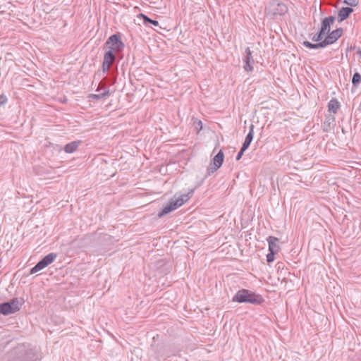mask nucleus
<instances>
[{
  "label": "nucleus",
  "mask_w": 361,
  "mask_h": 361,
  "mask_svg": "<svg viewBox=\"0 0 361 361\" xmlns=\"http://www.w3.org/2000/svg\"><path fill=\"white\" fill-rule=\"evenodd\" d=\"M245 152L243 149H240L235 157L236 161H239L241 159Z\"/></svg>",
  "instance_id": "32"
},
{
  "label": "nucleus",
  "mask_w": 361,
  "mask_h": 361,
  "mask_svg": "<svg viewBox=\"0 0 361 361\" xmlns=\"http://www.w3.org/2000/svg\"><path fill=\"white\" fill-rule=\"evenodd\" d=\"M232 301L238 303H250L254 305H259L264 302L262 295L256 293L248 289L238 290L232 298Z\"/></svg>",
  "instance_id": "1"
},
{
  "label": "nucleus",
  "mask_w": 361,
  "mask_h": 361,
  "mask_svg": "<svg viewBox=\"0 0 361 361\" xmlns=\"http://www.w3.org/2000/svg\"><path fill=\"white\" fill-rule=\"evenodd\" d=\"M193 126L196 132L198 133L202 129V123L199 119H195L193 122Z\"/></svg>",
  "instance_id": "26"
},
{
  "label": "nucleus",
  "mask_w": 361,
  "mask_h": 361,
  "mask_svg": "<svg viewBox=\"0 0 361 361\" xmlns=\"http://www.w3.org/2000/svg\"><path fill=\"white\" fill-rule=\"evenodd\" d=\"M186 202V200H184L182 197H178L176 200L171 199L170 201L163 207L161 211L159 212L157 216L159 218H161L165 215L169 214L172 211L176 209L178 207L183 205Z\"/></svg>",
  "instance_id": "5"
},
{
  "label": "nucleus",
  "mask_w": 361,
  "mask_h": 361,
  "mask_svg": "<svg viewBox=\"0 0 361 361\" xmlns=\"http://www.w3.org/2000/svg\"><path fill=\"white\" fill-rule=\"evenodd\" d=\"M276 253L275 252H269L267 255V262L269 264V263H271L274 261L275 259V257H274V255H276Z\"/></svg>",
  "instance_id": "28"
},
{
  "label": "nucleus",
  "mask_w": 361,
  "mask_h": 361,
  "mask_svg": "<svg viewBox=\"0 0 361 361\" xmlns=\"http://www.w3.org/2000/svg\"><path fill=\"white\" fill-rule=\"evenodd\" d=\"M116 76H114V75L112 76L110 79V82H109L110 85H114L116 82Z\"/></svg>",
  "instance_id": "33"
},
{
  "label": "nucleus",
  "mask_w": 361,
  "mask_h": 361,
  "mask_svg": "<svg viewBox=\"0 0 361 361\" xmlns=\"http://www.w3.org/2000/svg\"><path fill=\"white\" fill-rule=\"evenodd\" d=\"M154 341L151 344V348L153 351V356L158 360H165L171 356L175 355L177 352L171 345H166L164 343H156L154 338Z\"/></svg>",
  "instance_id": "2"
},
{
  "label": "nucleus",
  "mask_w": 361,
  "mask_h": 361,
  "mask_svg": "<svg viewBox=\"0 0 361 361\" xmlns=\"http://www.w3.org/2000/svg\"><path fill=\"white\" fill-rule=\"evenodd\" d=\"M7 102V98L6 96L1 94L0 95V106L6 104Z\"/></svg>",
  "instance_id": "31"
},
{
  "label": "nucleus",
  "mask_w": 361,
  "mask_h": 361,
  "mask_svg": "<svg viewBox=\"0 0 361 361\" xmlns=\"http://www.w3.org/2000/svg\"><path fill=\"white\" fill-rule=\"evenodd\" d=\"M356 54L359 56V57L361 59V49L360 47L356 49Z\"/></svg>",
  "instance_id": "35"
},
{
  "label": "nucleus",
  "mask_w": 361,
  "mask_h": 361,
  "mask_svg": "<svg viewBox=\"0 0 361 361\" xmlns=\"http://www.w3.org/2000/svg\"><path fill=\"white\" fill-rule=\"evenodd\" d=\"M357 49V48H356V47H355V46H354V47L350 46V47H347L346 51H352V50H355V49Z\"/></svg>",
  "instance_id": "34"
},
{
  "label": "nucleus",
  "mask_w": 361,
  "mask_h": 361,
  "mask_svg": "<svg viewBox=\"0 0 361 361\" xmlns=\"http://www.w3.org/2000/svg\"><path fill=\"white\" fill-rule=\"evenodd\" d=\"M250 144L251 142H249V141L244 140L240 149H243L244 151H246L248 149Z\"/></svg>",
  "instance_id": "30"
},
{
  "label": "nucleus",
  "mask_w": 361,
  "mask_h": 361,
  "mask_svg": "<svg viewBox=\"0 0 361 361\" xmlns=\"http://www.w3.org/2000/svg\"><path fill=\"white\" fill-rule=\"evenodd\" d=\"M124 47L125 44L121 40L119 33L111 35L103 45L104 49L111 50L118 54H121L123 51Z\"/></svg>",
  "instance_id": "4"
},
{
  "label": "nucleus",
  "mask_w": 361,
  "mask_h": 361,
  "mask_svg": "<svg viewBox=\"0 0 361 361\" xmlns=\"http://www.w3.org/2000/svg\"><path fill=\"white\" fill-rule=\"evenodd\" d=\"M81 143H82L81 140L73 141L71 142L66 144L64 146L63 149H64L65 152H66V153H68V154L73 153L75 151H76V149H78V147H79V145Z\"/></svg>",
  "instance_id": "16"
},
{
  "label": "nucleus",
  "mask_w": 361,
  "mask_h": 361,
  "mask_svg": "<svg viewBox=\"0 0 361 361\" xmlns=\"http://www.w3.org/2000/svg\"><path fill=\"white\" fill-rule=\"evenodd\" d=\"M336 20V18L334 16H330L328 17H325L322 20L321 26L319 27V30L326 35L331 30V26L334 23Z\"/></svg>",
  "instance_id": "12"
},
{
  "label": "nucleus",
  "mask_w": 361,
  "mask_h": 361,
  "mask_svg": "<svg viewBox=\"0 0 361 361\" xmlns=\"http://www.w3.org/2000/svg\"><path fill=\"white\" fill-rule=\"evenodd\" d=\"M27 350L24 345H18L13 348L9 353L8 356L12 358L11 361H26Z\"/></svg>",
  "instance_id": "6"
},
{
  "label": "nucleus",
  "mask_w": 361,
  "mask_h": 361,
  "mask_svg": "<svg viewBox=\"0 0 361 361\" xmlns=\"http://www.w3.org/2000/svg\"><path fill=\"white\" fill-rule=\"evenodd\" d=\"M110 95V91L109 89H106L103 92L100 94H91L88 96V98L90 99H104L106 97H109Z\"/></svg>",
  "instance_id": "20"
},
{
  "label": "nucleus",
  "mask_w": 361,
  "mask_h": 361,
  "mask_svg": "<svg viewBox=\"0 0 361 361\" xmlns=\"http://www.w3.org/2000/svg\"><path fill=\"white\" fill-rule=\"evenodd\" d=\"M24 304L22 298H13L8 301L0 303V314L7 316L18 312Z\"/></svg>",
  "instance_id": "3"
},
{
  "label": "nucleus",
  "mask_w": 361,
  "mask_h": 361,
  "mask_svg": "<svg viewBox=\"0 0 361 361\" xmlns=\"http://www.w3.org/2000/svg\"><path fill=\"white\" fill-rule=\"evenodd\" d=\"M267 240L269 245V251L278 253L280 250V247L277 244L279 242V239L274 236H269Z\"/></svg>",
  "instance_id": "15"
},
{
  "label": "nucleus",
  "mask_w": 361,
  "mask_h": 361,
  "mask_svg": "<svg viewBox=\"0 0 361 361\" xmlns=\"http://www.w3.org/2000/svg\"><path fill=\"white\" fill-rule=\"evenodd\" d=\"M122 59L123 56L120 54L112 51L111 50L106 49L104 55V60L102 63V71L106 73L109 71L111 65L116 61V58Z\"/></svg>",
  "instance_id": "7"
},
{
  "label": "nucleus",
  "mask_w": 361,
  "mask_h": 361,
  "mask_svg": "<svg viewBox=\"0 0 361 361\" xmlns=\"http://www.w3.org/2000/svg\"><path fill=\"white\" fill-rule=\"evenodd\" d=\"M243 62L244 63L243 68L245 71L251 72L253 71V64L255 63V61L252 55V51L249 47L245 49Z\"/></svg>",
  "instance_id": "11"
},
{
  "label": "nucleus",
  "mask_w": 361,
  "mask_h": 361,
  "mask_svg": "<svg viewBox=\"0 0 361 361\" xmlns=\"http://www.w3.org/2000/svg\"><path fill=\"white\" fill-rule=\"evenodd\" d=\"M360 0H343V3L349 7H355L359 4Z\"/></svg>",
  "instance_id": "27"
},
{
  "label": "nucleus",
  "mask_w": 361,
  "mask_h": 361,
  "mask_svg": "<svg viewBox=\"0 0 361 361\" xmlns=\"http://www.w3.org/2000/svg\"><path fill=\"white\" fill-rule=\"evenodd\" d=\"M224 160V154L221 149L212 159L209 166L207 168V174L206 176H211L223 164Z\"/></svg>",
  "instance_id": "8"
},
{
  "label": "nucleus",
  "mask_w": 361,
  "mask_h": 361,
  "mask_svg": "<svg viewBox=\"0 0 361 361\" xmlns=\"http://www.w3.org/2000/svg\"><path fill=\"white\" fill-rule=\"evenodd\" d=\"M254 136V125L251 124L249 128V132L247 134L245 140L249 141V142H252Z\"/></svg>",
  "instance_id": "25"
},
{
  "label": "nucleus",
  "mask_w": 361,
  "mask_h": 361,
  "mask_svg": "<svg viewBox=\"0 0 361 361\" xmlns=\"http://www.w3.org/2000/svg\"><path fill=\"white\" fill-rule=\"evenodd\" d=\"M138 18L142 20V23L145 25H148L150 24L154 26H159V22L157 20L151 19L145 14L140 13V14H139Z\"/></svg>",
  "instance_id": "19"
},
{
  "label": "nucleus",
  "mask_w": 361,
  "mask_h": 361,
  "mask_svg": "<svg viewBox=\"0 0 361 361\" xmlns=\"http://www.w3.org/2000/svg\"><path fill=\"white\" fill-rule=\"evenodd\" d=\"M361 83V75L358 72H355L352 78V85L355 87H357Z\"/></svg>",
  "instance_id": "23"
},
{
  "label": "nucleus",
  "mask_w": 361,
  "mask_h": 361,
  "mask_svg": "<svg viewBox=\"0 0 361 361\" xmlns=\"http://www.w3.org/2000/svg\"><path fill=\"white\" fill-rule=\"evenodd\" d=\"M326 37V35L324 34V32H321L319 30V31L314 35V36L312 37V40L315 42H322L324 38V37Z\"/></svg>",
  "instance_id": "24"
},
{
  "label": "nucleus",
  "mask_w": 361,
  "mask_h": 361,
  "mask_svg": "<svg viewBox=\"0 0 361 361\" xmlns=\"http://www.w3.org/2000/svg\"><path fill=\"white\" fill-rule=\"evenodd\" d=\"M302 44L310 49H322V48H325L326 47V45L324 42V41L322 40V42H319L318 43H312L309 41H304L302 42Z\"/></svg>",
  "instance_id": "17"
},
{
  "label": "nucleus",
  "mask_w": 361,
  "mask_h": 361,
  "mask_svg": "<svg viewBox=\"0 0 361 361\" xmlns=\"http://www.w3.org/2000/svg\"><path fill=\"white\" fill-rule=\"evenodd\" d=\"M340 106L341 105L339 102L336 99L333 98L328 103V111L329 112L336 114L338 109L340 108Z\"/></svg>",
  "instance_id": "18"
},
{
  "label": "nucleus",
  "mask_w": 361,
  "mask_h": 361,
  "mask_svg": "<svg viewBox=\"0 0 361 361\" xmlns=\"http://www.w3.org/2000/svg\"><path fill=\"white\" fill-rule=\"evenodd\" d=\"M335 121L336 118L334 116L331 114L326 115L323 123V131L326 133L330 132L336 125Z\"/></svg>",
  "instance_id": "13"
},
{
  "label": "nucleus",
  "mask_w": 361,
  "mask_h": 361,
  "mask_svg": "<svg viewBox=\"0 0 361 361\" xmlns=\"http://www.w3.org/2000/svg\"><path fill=\"white\" fill-rule=\"evenodd\" d=\"M353 12V9L351 7L347 6V7H342L338 11V21L339 23L343 22V20L348 19L350 16V15Z\"/></svg>",
  "instance_id": "14"
},
{
  "label": "nucleus",
  "mask_w": 361,
  "mask_h": 361,
  "mask_svg": "<svg viewBox=\"0 0 361 361\" xmlns=\"http://www.w3.org/2000/svg\"><path fill=\"white\" fill-rule=\"evenodd\" d=\"M269 8H271L274 16H283L288 12L287 6L278 0L270 1Z\"/></svg>",
  "instance_id": "9"
},
{
  "label": "nucleus",
  "mask_w": 361,
  "mask_h": 361,
  "mask_svg": "<svg viewBox=\"0 0 361 361\" xmlns=\"http://www.w3.org/2000/svg\"><path fill=\"white\" fill-rule=\"evenodd\" d=\"M56 257H57V254L51 252V253L47 255L46 256H44L42 259V261L45 264L46 267H47L55 260Z\"/></svg>",
  "instance_id": "21"
},
{
  "label": "nucleus",
  "mask_w": 361,
  "mask_h": 361,
  "mask_svg": "<svg viewBox=\"0 0 361 361\" xmlns=\"http://www.w3.org/2000/svg\"><path fill=\"white\" fill-rule=\"evenodd\" d=\"M194 192V189L190 190L187 194H183L180 195L179 197H182L184 200H186V202L192 196V194Z\"/></svg>",
  "instance_id": "29"
},
{
  "label": "nucleus",
  "mask_w": 361,
  "mask_h": 361,
  "mask_svg": "<svg viewBox=\"0 0 361 361\" xmlns=\"http://www.w3.org/2000/svg\"><path fill=\"white\" fill-rule=\"evenodd\" d=\"M343 30L342 27L336 28L331 32L330 31L323 39L326 47L336 42L343 35Z\"/></svg>",
  "instance_id": "10"
},
{
  "label": "nucleus",
  "mask_w": 361,
  "mask_h": 361,
  "mask_svg": "<svg viewBox=\"0 0 361 361\" xmlns=\"http://www.w3.org/2000/svg\"><path fill=\"white\" fill-rule=\"evenodd\" d=\"M47 267L45 264L40 259L30 271V274H35Z\"/></svg>",
  "instance_id": "22"
}]
</instances>
